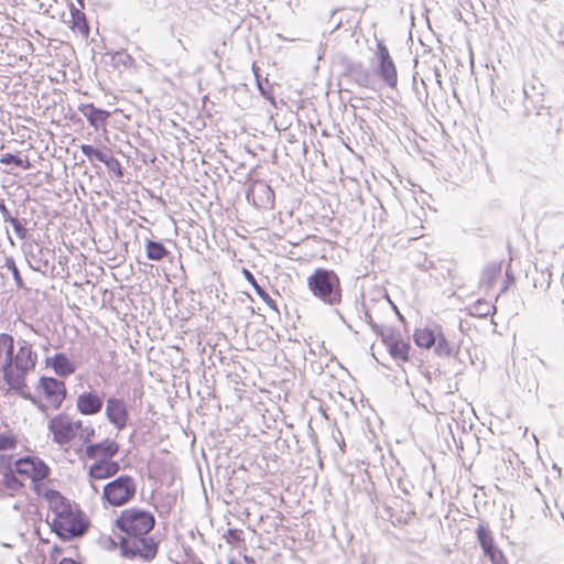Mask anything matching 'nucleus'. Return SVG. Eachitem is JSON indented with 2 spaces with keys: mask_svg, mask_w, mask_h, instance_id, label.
I'll use <instances>...</instances> for the list:
<instances>
[{
  "mask_svg": "<svg viewBox=\"0 0 564 564\" xmlns=\"http://www.w3.org/2000/svg\"><path fill=\"white\" fill-rule=\"evenodd\" d=\"M17 438L10 433H0V451L12 449L17 446Z\"/></svg>",
  "mask_w": 564,
  "mask_h": 564,
  "instance_id": "obj_38",
  "label": "nucleus"
},
{
  "mask_svg": "<svg viewBox=\"0 0 564 564\" xmlns=\"http://www.w3.org/2000/svg\"><path fill=\"white\" fill-rule=\"evenodd\" d=\"M105 404L104 393L89 389L77 395L76 410L84 416H93L99 414Z\"/></svg>",
  "mask_w": 564,
  "mask_h": 564,
  "instance_id": "obj_11",
  "label": "nucleus"
},
{
  "mask_svg": "<svg viewBox=\"0 0 564 564\" xmlns=\"http://www.w3.org/2000/svg\"><path fill=\"white\" fill-rule=\"evenodd\" d=\"M109 545H110L109 547L111 550H115V549L119 547V542L117 543L111 536H109Z\"/></svg>",
  "mask_w": 564,
  "mask_h": 564,
  "instance_id": "obj_52",
  "label": "nucleus"
},
{
  "mask_svg": "<svg viewBox=\"0 0 564 564\" xmlns=\"http://www.w3.org/2000/svg\"><path fill=\"white\" fill-rule=\"evenodd\" d=\"M242 273H243V276L246 278V280L252 285L254 292L257 293V295L270 307L272 308L273 311L275 312H279L278 310V305L275 303V301L268 294V292L264 290V288H262L257 279L254 278V275L252 274L251 271H249L248 269H243L242 270Z\"/></svg>",
  "mask_w": 564,
  "mask_h": 564,
  "instance_id": "obj_28",
  "label": "nucleus"
},
{
  "mask_svg": "<svg viewBox=\"0 0 564 564\" xmlns=\"http://www.w3.org/2000/svg\"><path fill=\"white\" fill-rule=\"evenodd\" d=\"M95 432L94 429H89V426L86 427H79V434L77 436V442L79 445H85L90 441V438L94 436Z\"/></svg>",
  "mask_w": 564,
  "mask_h": 564,
  "instance_id": "obj_40",
  "label": "nucleus"
},
{
  "mask_svg": "<svg viewBox=\"0 0 564 564\" xmlns=\"http://www.w3.org/2000/svg\"><path fill=\"white\" fill-rule=\"evenodd\" d=\"M15 235L20 238V239H24L28 235V229L25 228V226L21 223V220H19L18 218L13 217L11 220L8 221Z\"/></svg>",
  "mask_w": 564,
  "mask_h": 564,
  "instance_id": "obj_39",
  "label": "nucleus"
},
{
  "mask_svg": "<svg viewBox=\"0 0 564 564\" xmlns=\"http://www.w3.org/2000/svg\"><path fill=\"white\" fill-rule=\"evenodd\" d=\"M46 364L52 367L59 377H68L76 371V366L64 352H57L46 359Z\"/></svg>",
  "mask_w": 564,
  "mask_h": 564,
  "instance_id": "obj_22",
  "label": "nucleus"
},
{
  "mask_svg": "<svg viewBox=\"0 0 564 564\" xmlns=\"http://www.w3.org/2000/svg\"><path fill=\"white\" fill-rule=\"evenodd\" d=\"M0 213L2 215L3 221L8 223L13 218L9 209L7 208L4 200L0 198Z\"/></svg>",
  "mask_w": 564,
  "mask_h": 564,
  "instance_id": "obj_44",
  "label": "nucleus"
},
{
  "mask_svg": "<svg viewBox=\"0 0 564 564\" xmlns=\"http://www.w3.org/2000/svg\"><path fill=\"white\" fill-rule=\"evenodd\" d=\"M14 470L18 475L31 480V488L34 492H40L45 486L44 481L51 475V468L40 457L34 455H25L14 460Z\"/></svg>",
  "mask_w": 564,
  "mask_h": 564,
  "instance_id": "obj_6",
  "label": "nucleus"
},
{
  "mask_svg": "<svg viewBox=\"0 0 564 564\" xmlns=\"http://www.w3.org/2000/svg\"><path fill=\"white\" fill-rule=\"evenodd\" d=\"M347 76L350 77L358 86L364 88H371V74L362 63H350L347 68Z\"/></svg>",
  "mask_w": 564,
  "mask_h": 564,
  "instance_id": "obj_24",
  "label": "nucleus"
},
{
  "mask_svg": "<svg viewBox=\"0 0 564 564\" xmlns=\"http://www.w3.org/2000/svg\"><path fill=\"white\" fill-rule=\"evenodd\" d=\"M39 388L54 409H58L66 398L67 391L65 383L56 378L41 377Z\"/></svg>",
  "mask_w": 564,
  "mask_h": 564,
  "instance_id": "obj_12",
  "label": "nucleus"
},
{
  "mask_svg": "<svg viewBox=\"0 0 564 564\" xmlns=\"http://www.w3.org/2000/svg\"><path fill=\"white\" fill-rule=\"evenodd\" d=\"M0 473L2 474V482L8 489L13 491L20 490L24 484L17 476L14 466L11 465L10 458L1 457Z\"/></svg>",
  "mask_w": 564,
  "mask_h": 564,
  "instance_id": "obj_23",
  "label": "nucleus"
},
{
  "mask_svg": "<svg viewBox=\"0 0 564 564\" xmlns=\"http://www.w3.org/2000/svg\"><path fill=\"white\" fill-rule=\"evenodd\" d=\"M143 392L140 389H133L127 395L121 394L119 391L109 395L105 400V414L109 423H127L129 421L130 412L134 411L138 405L142 403Z\"/></svg>",
  "mask_w": 564,
  "mask_h": 564,
  "instance_id": "obj_5",
  "label": "nucleus"
},
{
  "mask_svg": "<svg viewBox=\"0 0 564 564\" xmlns=\"http://www.w3.org/2000/svg\"><path fill=\"white\" fill-rule=\"evenodd\" d=\"M340 25H341V20H339V21H337V22L335 23L334 30L339 29V28H340Z\"/></svg>",
  "mask_w": 564,
  "mask_h": 564,
  "instance_id": "obj_61",
  "label": "nucleus"
},
{
  "mask_svg": "<svg viewBox=\"0 0 564 564\" xmlns=\"http://www.w3.org/2000/svg\"><path fill=\"white\" fill-rule=\"evenodd\" d=\"M377 335L381 338V341L387 348L403 338L400 330L395 328L384 329L383 327H380V332H378Z\"/></svg>",
  "mask_w": 564,
  "mask_h": 564,
  "instance_id": "obj_33",
  "label": "nucleus"
},
{
  "mask_svg": "<svg viewBox=\"0 0 564 564\" xmlns=\"http://www.w3.org/2000/svg\"><path fill=\"white\" fill-rule=\"evenodd\" d=\"M336 432H337V433H338V435L340 436V441H338V440H337V436H336V434H335V431H333V436H334V438L338 442V445H339V447H340L341 452H344V451H345V446H346V445H345V441H344V438H343V434H341V432H340L338 429L336 430Z\"/></svg>",
  "mask_w": 564,
  "mask_h": 564,
  "instance_id": "obj_47",
  "label": "nucleus"
},
{
  "mask_svg": "<svg viewBox=\"0 0 564 564\" xmlns=\"http://www.w3.org/2000/svg\"><path fill=\"white\" fill-rule=\"evenodd\" d=\"M48 434H52L53 442L61 447L75 445L83 425H47Z\"/></svg>",
  "mask_w": 564,
  "mask_h": 564,
  "instance_id": "obj_14",
  "label": "nucleus"
},
{
  "mask_svg": "<svg viewBox=\"0 0 564 564\" xmlns=\"http://www.w3.org/2000/svg\"><path fill=\"white\" fill-rule=\"evenodd\" d=\"M377 58L378 62L391 58L388 47L383 41H377Z\"/></svg>",
  "mask_w": 564,
  "mask_h": 564,
  "instance_id": "obj_43",
  "label": "nucleus"
},
{
  "mask_svg": "<svg viewBox=\"0 0 564 564\" xmlns=\"http://www.w3.org/2000/svg\"><path fill=\"white\" fill-rule=\"evenodd\" d=\"M254 193V189H252ZM258 200L253 198V204L259 208L272 209L274 208L275 195L270 185L264 182H259L256 185Z\"/></svg>",
  "mask_w": 564,
  "mask_h": 564,
  "instance_id": "obj_26",
  "label": "nucleus"
},
{
  "mask_svg": "<svg viewBox=\"0 0 564 564\" xmlns=\"http://www.w3.org/2000/svg\"><path fill=\"white\" fill-rule=\"evenodd\" d=\"M365 321L369 324V326L371 327V329L377 334L378 332H380V327L377 323H375V321L372 319V316L371 314L366 311L365 312Z\"/></svg>",
  "mask_w": 564,
  "mask_h": 564,
  "instance_id": "obj_46",
  "label": "nucleus"
},
{
  "mask_svg": "<svg viewBox=\"0 0 564 564\" xmlns=\"http://www.w3.org/2000/svg\"><path fill=\"white\" fill-rule=\"evenodd\" d=\"M10 336L11 335L6 334V333L0 334V349L3 348V346H6V344L9 340Z\"/></svg>",
  "mask_w": 564,
  "mask_h": 564,
  "instance_id": "obj_49",
  "label": "nucleus"
},
{
  "mask_svg": "<svg viewBox=\"0 0 564 564\" xmlns=\"http://www.w3.org/2000/svg\"><path fill=\"white\" fill-rule=\"evenodd\" d=\"M304 427H305L306 435L310 437L312 445L316 446L317 445V435L315 434L313 425L307 424Z\"/></svg>",
  "mask_w": 564,
  "mask_h": 564,
  "instance_id": "obj_45",
  "label": "nucleus"
},
{
  "mask_svg": "<svg viewBox=\"0 0 564 564\" xmlns=\"http://www.w3.org/2000/svg\"><path fill=\"white\" fill-rule=\"evenodd\" d=\"M506 275H507V283H514V276L511 272H509V270H507Z\"/></svg>",
  "mask_w": 564,
  "mask_h": 564,
  "instance_id": "obj_55",
  "label": "nucleus"
},
{
  "mask_svg": "<svg viewBox=\"0 0 564 564\" xmlns=\"http://www.w3.org/2000/svg\"><path fill=\"white\" fill-rule=\"evenodd\" d=\"M69 11L72 17L70 29L74 31H78L84 37H88L90 33V28L85 13L83 12L82 7L79 6L77 8L74 3H70Z\"/></svg>",
  "mask_w": 564,
  "mask_h": 564,
  "instance_id": "obj_27",
  "label": "nucleus"
},
{
  "mask_svg": "<svg viewBox=\"0 0 564 564\" xmlns=\"http://www.w3.org/2000/svg\"><path fill=\"white\" fill-rule=\"evenodd\" d=\"M435 352L438 356L448 357L452 354V347L449 346L447 339L441 335L438 338L436 337V341L434 344Z\"/></svg>",
  "mask_w": 564,
  "mask_h": 564,
  "instance_id": "obj_37",
  "label": "nucleus"
},
{
  "mask_svg": "<svg viewBox=\"0 0 564 564\" xmlns=\"http://www.w3.org/2000/svg\"><path fill=\"white\" fill-rule=\"evenodd\" d=\"M76 1H77V3L82 7V9H84V7H85V4H84V3H85V0H76Z\"/></svg>",
  "mask_w": 564,
  "mask_h": 564,
  "instance_id": "obj_63",
  "label": "nucleus"
},
{
  "mask_svg": "<svg viewBox=\"0 0 564 564\" xmlns=\"http://www.w3.org/2000/svg\"><path fill=\"white\" fill-rule=\"evenodd\" d=\"M501 271V263H490L488 264L484 271L481 276V283L485 284L487 288H491L494 283L496 282L498 275Z\"/></svg>",
  "mask_w": 564,
  "mask_h": 564,
  "instance_id": "obj_32",
  "label": "nucleus"
},
{
  "mask_svg": "<svg viewBox=\"0 0 564 564\" xmlns=\"http://www.w3.org/2000/svg\"><path fill=\"white\" fill-rule=\"evenodd\" d=\"M338 10H339V9H333V10L330 11V19H333V18L335 17V14L337 13V11H338Z\"/></svg>",
  "mask_w": 564,
  "mask_h": 564,
  "instance_id": "obj_62",
  "label": "nucleus"
},
{
  "mask_svg": "<svg viewBox=\"0 0 564 564\" xmlns=\"http://www.w3.org/2000/svg\"><path fill=\"white\" fill-rule=\"evenodd\" d=\"M282 442L283 445H286L288 447H290V444H289V440L286 438H282L281 436L276 440V446H279V443Z\"/></svg>",
  "mask_w": 564,
  "mask_h": 564,
  "instance_id": "obj_56",
  "label": "nucleus"
},
{
  "mask_svg": "<svg viewBox=\"0 0 564 564\" xmlns=\"http://www.w3.org/2000/svg\"><path fill=\"white\" fill-rule=\"evenodd\" d=\"M79 111L83 113L84 117H86L89 124L94 127L96 130L102 127L110 117L109 111L101 108H97L94 106V104H82L79 106Z\"/></svg>",
  "mask_w": 564,
  "mask_h": 564,
  "instance_id": "obj_20",
  "label": "nucleus"
},
{
  "mask_svg": "<svg viewBox=\"0 0 564 564\" xmlns=\"http://www.w3.org/2000/svg\"><path fill=\"white\" fill-rule=\"evenodd\" d=\"M456 431H462L464 434L470 433L468 425H455Z\"/></svg>",
  "mask_w": 564,
  "mask_h": 564,
  "instance_id": "obj_51",
  "label": "nucleus"
},
{
  "mask_svg": "<svg viewBox=\"0 0 564 564\" xmlns=\"http://www.w3.org/2000/svg\"><path fill=\"white\" fill-rule=\"evenodd\" d=\"M159 547L160 542L149 533L119 538L120 554L128 560H140L149 563L156 557Z\"/></svg>",
  "mask_w": 564,
  "mask_h": 564,
  "instance_id": "obj_4",
  "label": "nucleus"
},
{
  "mask_svg": "<svg viewBox=\"0 0 564 564\" xmlns=\"http://www.w3.org/2000/svg\"><path fill=\"white\" fill-rule=\"evenodd\" d=\"M228 564H240L238 561H236L235 558L230 557L228 560Z\"/></svg>",
  "mask_w": 564,
  "mask_h": 564,
  "instance_id": "obj_59",
  "label": "nucleus"
},
{
  "mask_svg": "<svg viewBox=\"0 0 564 564\" xmlns=\"http://www.w3.org/2000/svg\"><path fill=\"white\" fill-rule=\"evenodd\" d=\"M80 151L90 161L96 160L104 163L108 171L113 173L117 178L123 177V167L109 150H100L91 144H82Z\"/></svg>",
  "mask_w": 564,
  "mask_h": 564,
  "instance_id": "obj_10",
  "label": "nucleus"
},
{
  "mask_svg": "<svg viewBox=\"0 0 564 564\" xmlns=\"http://www.w3.org/2000/svg\"><path fill=\"white\" fill-rule=\"evenodd\" d=\"M135 492L137 485L133 477L120 475L105 485L101 499L105 506L121 507L131 501Z\"/></svg>",
  "mask_w": 564,
  "mask_h": 564,
  "instance_id": "obj_7",
  "label": "nucleus"
},
{
  "mask_svg": "<svg viewBox=\"0 0 564 564\" xmlns=\"http://www.w3.org/2000/svg\"><path fill=\"white\" fill-rule=\"evenodd\" d=\"M447 427H448L449 432L452 433L453 437H455V432L453 430V425L448 424Z\"/></svg>",
  "mask_w": 564,
  "mask_h": 564,
  "instance_id": "obj_60",
  "label": "nucleus"
},
{
  "mask_svg": "<svg viewBox=\"0 0 564 564\" xmlns=\"http://www.w3.org/2000/svg\"><path fill=\"white\" fill-rule=\"evenodd\" d=\"M145 252L148 259L152 261H162L170 253L162 241L151 239L145 242Z\"/></svg>",
  "mask_w": 564,
  "mask_h": 564,
  "instance_id": "obj_29",
  "label": "nucleus"
},
{
  "mask_svg": "<svg viewBox=\"0 0 564 564\" xmlns=\"http://www.w3.org/2000/svg\"><path fill=\"white\" fill-rule=\"evenodd\" d=\"M551 275L552 274L550 272H547L546 288H550V285H551Z\"/></svg>",
  "mask_w": 564,
  "mask_h": 564,
  "instance_id": "obj_58",
  "label": "nucleus"
},
{
  "mask_svg": "<svg viewBox=\"0 0 564 564\" xmlns=\"http://www.w3.org/2000/svg\"><path fill=\"white\" fill-rule=\"evenodd\" d=\"M0 163L4 165H14L18 167H22L23 170H29L31 167V163L28 158L23 160L18 154L14 153H6L1 155Z\"/></svg>",
  "mask_w": 564,
  "mask_h": 564,
  "instance_id": "obj_34",
  "label": "nucleus"
},
{
  "mask_svg": "<svg viewBox=\"0 0 564 564\" xmlns=\"http://www.w3.org/2000/svg\"><path fill=\"white\" fill-rule=\"evenodd\" d=\"M4 352H6V360L3 364H12L13 357H14V339L12 336L9 337V340L7 341L6 346H3Z\"/></svg>",
  "mask_w": 564,
  "mask_h": 564,
  "instance_id": "obj_41",
  "label": "nucleus"
},
{
  "mask_svg": "<svg viewBox=\"0 0 564 564\" xmlns=\"http://www.w3.org/2000/svg\"><path fill=\"white\" fill-rule=\"evenodd\" d=\"M477 541L491 564H509L503 552L497 546L490 529L479 524L476 529Z\"/></svg>",
  "mask_w": 564,
  "mask_h": 564,
  "instance_id": "obj_9",
  "label": "nucleus"
},
{
  "mask_svg": "<svg viewBox=\"0 0 564 564\" xmlns=\"http://www.w3.org/2000/svg\"><path fill=\"white\" fill-rule=\"evenodd\" d=\"M155 524V518L149 510L132 507L121 511L115 520V527L122 533L120 536L148 534Z\"/></svg>",
  "mask_w": 564,
  "mask_h": 564,
  "instance_id": "obj_3",
  "label": "nucleus"
},
{
  "mask_svg": "<svg viewBox=\"0 0 564 564\" xmlns=\"http://www.w3.org/2000/svg\"><path fill=\"white\" fill-rule=\"evenodd\" d=\"M307 288L314 297L326 305L336 306L341 302L340 279L330 269L317 268L307 278Z\"/></svg>",
  "mask_w": 564,
  "mask_h": 564,
  "instance_id": "obj_1",
  "label": "nucleus"
},
{
  "mask_svg": "<svg viewBox=\"0 0 564 564\" xmlns=\"http://www.w3.org/2000/svg\"><path fill=\"white\" fill-rule=\"evenodd\" d=\"M25 257L33 271L41 272L45 275L50 269L52 271L55 269V265L52 263L55 257V251L37 242L30 245Z\"/></svg>",
  "mask_w": 564,
  "mask_h": 564,
  "instance_id": "obj_8",
  "label": "nucleus"
},
{
  "mask_svg": "<svg viewBox=\"0 0 564 564\" xmlns=\"http://www.w3.org/2000/svg\"><path fill=\"white\" fill-rule=\"evenodd\" d=\"M468 427L477 441H488V436L494 432V425H468Z\"/></svg>",
  "mask_w": 564,
  "mask_h": 564,
  "instance_id": "obj_35",
  "label": "nucleus"
},
{
  "mask_svg": "<svg viewBox=\"0 0 564 564\" xmlns=\"http://www.w3.org/2000/svg\"><path fill=\"white\" fill-rule=\"evenodd\" d=\"M393 306V310L395 311V313L398 314V318L401 321V322H404V317L401 315V313L399 312L398 307L392 304Z\"/></svg>",
  "mask_w": 564,
  "mask_h": 564,
  "instance_id": "obj_57",
  "label": "nucleus"
},
{
  "mask_svg": "<svg viewBox=\"0 0 564 564\" xmlns=\"http://www.w3.org/2000/svg\"><path fill=\"white\" fill-rule=\"evenodd\" d=\"M411 349V345L409 340L404 338L400 339L397 343H393L388 347V351L390 356L395 360H401L403 362L410 360L409 351Z\"/></svg>",
  "mask_w": 564,
  "mask_h": 564,
  "instance_id": "obj_30",
  "label": "nucleus"
},
{
  "mask_svg": "<svg viewBox=\"0 0 564 564\" xmlns=\"http://www.w3.org/2000/svg\"><path fill=\"white\" fill-rule=\"evenodd\" d=\"M58 564H79L78 562H76L74 558L72 557H63Z\"/></svg>",
  "mask_w": 564,
  "mask_h": 564,
  "instance_id": "obj_50",
  "label": "nucleus"
},
{
  "mask_svg": "<svg viewBox=\"0 0 564 564\" xmlns=\"http://www.w3.org/2000/svg\"><path fill=\"white\" fill-rule=\"evenodd\" d=\"M4 352H6V360L3 364H12L13 357H14V339L12 336L9 337V340L7 341L6 346H3Z\"/></svg>",
  "mask_w": 564,
  "mask_h": 564,
  "instance_id": "obj_42",
  "label": "nucleus"
},
{
  "mask_svg": "<svg viewBox=\"0 0 564 564\" xmlns=\"http://www.w3.org/2000/svg\"><path fill=\"white\" fill-rule=\"evenodd\" d=\"M36 360L37 356L32 350V346L24 340L18 352L14 355L12 365L17 366V368H23L30 371L34 369Z\"/></svg>",
  "mask_w": 564,
  "mask_h": 564,
  "instance_id": "obj_21",
  "label": "nucleus"
},
{
  "mask_svg": "<svg viewBox=\"0 0 564 564\" xmlns=\"http://www.w3.org/2000/svg\"><path fill=\"white\" fill-rule=\"evenodd\" d=\"M231 431L232 429H220V425H216L208 432V436L206 438L207 445L212 447L223 446L225 449H231L234 444L232 436H237L239 440L241 437L240 433L231 434Z\"/></svg>",
  "mask_w": 564,
  "mask_h": 564,
  "instance_id": "obj_17",
  "label": "nucleus"
},
{
  "mask_svg": "<svg viewBox=\"0 0 564 564\" xmlns=\"http://www.w3.org/2000/svg\"><path fill=\"white\" fill-rule=\"evenodd\" d=\"M50 423L55 424V423H66V422L64 421V416L61 414V415H57L54 419H52L50 421ZM68 423H73V422L69 421ZM75 423H83V422L82 421H76Z\"/></svg>",
  "mask_w": 564,
  "mask_h": 564,
  "instance_id": "obj_48",
  "label": "nucleus"
},
{
  "mask_svg": "<svg viewBox=\"0 0 564 564\" xmlns=\"http://www.w3.org/2000/svg\"><path fill=\"white\" fill-rule=\"evenodd\" d=\"M6 267L12 273V276H13V280H14L17 286L20 289L24 288L23 279L20 274V271H19L13 258H7Z\"/></svg>",
  "mask_w": 564,
  "mask_h": 564,
  "instance_id": "obj_36",
  "label": "nucleus"
},
{
  "mask_svg": "<svg viewBox=\"0 0 564 564\" xmlns=\"http://www.w3.org/2000/svg\"><path fill=\"white\" fill-rule=\"evenodd\" d=\"M503 431L501 429V425H494V432L490 433V435H495V434H502Z\"/></svg>",
  "mask_w": 564,
  "mask_h": 564,
  "instance_id": "obj_53",
  "label": "nucleus"
},
{
  "mask_svg": "<svg viewBox=\"0 0 564 564\" xmlns=\"http://www.w3.org/2000/svg\"><path fill=\"white\" fill-rule=\"evenodd\" d=\"M243 560L246 564H256V561L252 556L243 555Z\"/></svg>",
  "mask_w": 564,
  "mask_h": 564,
  "instance_id": "obj_54",
  "label": "nucleus"
},
{
  "mask_svg": "<svg viewBox=\"0 0 564 564\" xmlns=\"http://www.w3.org/2000/svg\"><path fill=\"white\" fill-rule=\"evenodd\" d=\"M502 100L501 105L506 111L511 110L514 106L523 100V116L528 117L531 112V108L529 102L530 99L528 97V93L524 87H509L505 86L502 88Z\"/></svg>",
  "mask_w": 564,
  "mask_h": 564,
  "instance_id": "obj_13",
  "label": "nucleus"
},
{
  "mask_svg": "<svg viewBox=\"0 0 564 564\" xmlns=\"http://www.w3.org/2000/svg\"><path fill=\"white\" fill-rule=\"evenodd\" d=\"M413 340L421 348H431L436 341V336L430 328L416 329Z\"/></svg>",
  "mask_w": 564,
  "mask_h": 564,
  "instance_id": "obj_31",
  "label": "nucleus"
},
{
  "mask_svg": "<svg viewBox=\"0 0 564 564\" xmlns=\"http://www.w3.org/2000/svg\"><path fill=\"white\" fill-rule=\"evenodd\" d=\"M377 74L382 82L390 88H395L398 85V73L395 64L391 58L378 62Z\"/></svg>",
  "mask_w": 564,
  "mask_h": 564,
  "instance_id": "obj_25",
  "label": "nucleus"
},
{
  "mask_svg": "<svg viewBox=\"0 0 564 564\" xmlns=\"http://www.w3.org/2000/svg\"><path fill=\"white\" fill-rule=\"evenodd\" d=\"M2 371L3 379L10 387V389L15 391H22L26 387L25 376L29 372V370H25L23 368H17V366L12 364H9L7 367V364H3Z\"/></svg>",
  "mask_w": 564,
  "mask_h": 564,
  "instance_id": "obj_19",
  "label": "nucleus"
},
{
  "mask_svg": "<svg viewBox=\"0 0 564 564\" xmlns=\"http://www.w3.org/2000/svg\"><path fill=\"white\" fill-rule=\"evenodd\" d=\"M50 527L61 540L72 541L86 533L88 520L84 512L73 505L62 514L54 517Z\"/></svg>",
  "mask_w": 564,
  "mask_h": 564,
  "instance_id": "obj_2",
  "label": "nucleus"
},
{
  "mask_svg": "<svg viewBox=\"0 0 564 564\" xmlns=\"http://www.w3.org/2000/svg\"><path fill=\"white\" fill-rule=\"evenodd\" d=\"M35 494L47 501L48 508L53 512L54 517L62 514L73 506V503L64 497L61 491L50 488L46 485L40 490V492Z\"/></svg>",
  "mask_w": 564,
  "mask_h": 564,
  "instance_id": "obj_15",
  "label": "nucleus"
},
{
  "mask_svg": "<svg viewBox=\"0 0 564 564\" xmlns=\"http://www.w3.org/2000/svg\"><path fill=\"white\" fill-rule=\"evenodd\" d=\"M120 469V464L111 458H97L89 466L88 477L90 480L106 479L115 476Z\"/></svg>",
  "mask_w": 564,
  "mask_h": 564,
  "instance_id": "obj_16",
  "label": "nucleus"
},
{
  "mask_svg": "<svg viewBox=\"0 0 564 564\" xmlns=\"http://www.w3.org/2000/svg\"><path fill=\"white\" fill-rule=\"evenodd\" d=\"M118 452V445L115 441L104 440L98 443H90L86 446L85 455L90 459L111 458Z\"/></svg>",
  "mask_w": 564,
  "mask_h": 564,
  "instance_id": "obj_18",
  "label": "nucleus"
},
{
  "mask_svg": "<svg viewBox=\"0 0 564 564\" xmlns=\"http://www.w3.org/2000/svg\"><path fill=\"white\" fill-rule=\"evenodd\" d=\"M558 434L564 436V427L560 430Z\"/></svg>",
  "mask_w": 564,
  "mask_h": 564,
  "instance_id": "obj_64",
  "label": "nucleus"
}]
</instances>
